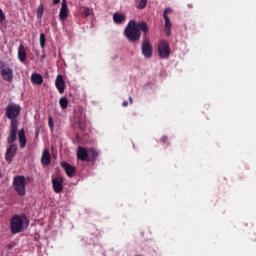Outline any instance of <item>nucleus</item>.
I'll return each mask as SVG.
<instances>
[{"label": "nucleus", "mask_w": 256, "mask_h": 256, "mask_svg": "<svg viewBox=\"0 0 256 256\" xmlns=\"http://www.w3.org/2000/svg\"><path fill=\"white\" fill-rule=\"evenodd\" d=\"M140 29H142L144 35L142 37V54L144 57H152L153 55V45L151 44L149 33V27L145 21H141L139 25Z\"/></svg>", "instance_id": "nucleus-1"}, {"label": "nucleus", "mask_w": 256, "mask_h": 256, "mask_svg": "<svg viewBox=\"0 0 256 256\" xmlns=\"http://www.w3.org/2000/svg\"><path fill=\"white\" fill-rule=\"evenodd\" d=\"M7 119H10V125H18L17 117L21 115V105L16 103H9L5 109Z\"/></svg>", "instance_id": "nucleus-2"}, {"label": "nucleus", "mask_w": 256, "mask_h": 256, "mask_svg": "<svg viewBox=\"0 0 256 256\" xmlns=\"http://www.w3.org/2000/svg\"><path fill=\"white\" fill-rule=\"evenodd\" d=\"M25 219H27L25 215H14L10 219V231L12 235L23 232Z\"/></svg>", "instance_id": "nucleus-3"}, {"label": "nucleus", "mask_w": 256, "mask_h": 256, "mask_svg": "<svg viewBox=\"0 0 256 256\" xmlns=\"http://www.w3.org/2000/svg\"><path fill=\"white\" fill-rule=\"evenodd\" d=\"M14 191H16L17 195L19 197H25L27 193V185L25 184V176L23 175H18L13 178V183Z\"/></svg>", "instance_id": "nucleus-4"}, {"label": "nucleus", "mask_w": 256, "mask_h": 256, "mask_svg": "<svg viewBox=\"0 0 256 256\" xmlns=\"http://www.w3.org/2000/svg\"><path fill=\"white\" fill-rule=\"evenodd\" d=\"M142 21L140 23H137L134 19L130 20V41L133 43H136L137 41H140L141 39V25Z\"/></svg>", "instance_id": "nucleus-5"}, {"label": "nucleus", "mask_w": 256, "mask_h": 256, "mask_svg": "<svg viewBox=\"0 0 256 256\" xmlns=\"http://www.w3.org/2000/svg\"><path fill=\"white\" fill-rule=\"evenodd\" d=\"M170 13H173L172 7H166L163 11V18L165 20L164 31L166 32V35H171L172 33V21L169 17Z\"/></svg>", "instance_id": "nucleus-6"}, {"label": "nucleus", "mask_w": 256, "mask_h": 256, "mask_svg": "<svg viewBox=\"0 0 256 256\" xmlns=\"http://www.w3.org/2000/svg\"><path fill=\"white\" fill-rule=\"evenodd\" d=\"M158 53L161 59H167L171 55V49L168 41L162 40L158 44Z\"/></svg>", "instance_id": "nucleus-7"}, {"label": "nucleus", "mask_w": 256, "mask_h": 256, "mask_svg": "<svg viewBox=\"0 0 256 256\" xmlns=\"http://www.w3.org/2000/svg\"><path fill=\"white\" fill-rule=\"evenodd\" d=\"M67 17H69V6H67V0H62L59 19L62 23H64V21H67Z\"/></svg>", "instance_id": "nucleus-8"}, {"label": "nucleus", "mask_w": 256, "mask_h": 256, "mask_svg": "<svg viewBox=\"0 0 256 256\" xmlns=\"http://www.w3.org/2000/svg\"><path fill=\"white\" fill-rule=\"evenodd\" d=\"M17 153V145L11 144L5 153V159L7 163H11L13 161V158L15 157V154Z\"/></svg>", "instance_id": "nucleus-9"}, {"label": "nucleus", "mask_w": 256, "mask_h": 256, "mask_svg": "<svg viewBox=\"0 0 256 256\" xmlns=\"http://www.w3.org/2000/svg\"><path fill=\"white\" fill-rule=\"evenodd\" d=\"M55 87L60 93V95H63V93H65V80L63 79V76L61 74H58L56 77Z\"/></svg>", "instance_id": "nucleus-10"}, {"label": "nucleus", "mask_w": 256, "mask_h": 256, "mask_svg": "<svg viewBox=\"0 0 256 256\" xmlns=\"http://www.w3.org/2000/svg\"><path fill=\"white\" fill-rule=\"evenodd\" d=\"M77 159H79V161H91L89 159V152L87 151V149L83 148V146L78 147Z\"/></svg>", "instance_id": "nucleus-11"}, {"label": "nucleus", "mask_w": 256, "mask_h": 256, "mask_svg": "<svg viewBox=\"0 0 256 256\" xmlns=\"http://www.w3.org/2000/svg\"><path fill=\"white\" fill-rule=\"evenodd\" d=\"M52 186H53L54 192L61 193V191H63V178L57 177L52 179Z\"/></svg>", "instance_id": "nucleus-12"}, {"label": "nucleus", "mask_w": 256, "mask_h": 256, "mask_svg": "<svg viewBox=\"0 0 256 256\" xmlns=\"http://www.w3.org/2000/svg\"><path fill=\"white\" fill-rule=\"evenodd\" d=\"M18 124H10L11 131H10V136L8 137V143L10 145H13L15 141H17V129H18Z\"/></svg>", "instance_id": "nucleus-13"}, {"label": "nucleus", "mask_w": 256, "mask_h": 256, "mask_svg": "<svg viewBox=\"0 0 256 256\" xmlns=\"http://www.w3.org/2000/svg\"><path fill=\"white\" fill-rule=\"evenodd\" d=\"M61 167L68 177H73L74 173L77 171L73 165L67 162H61Z\"/></svg>", "instance_id": "nucleus-14"}, {"label": "nucleus", "mask_w": 256, "mask_h": 256, "mask_svg": "<svg viewBox=\"0 0 256 256\" xmlns=\"http://www.w3.org/2000/svg\"><path fill=\"white\" fill-rule=\"evenodd\" d=\"M1 76L4 79V81L11 83L13 81V69L11 68L2 69Z\"/></svg>", "instance_id": "nucleus-15"}, {"label": "nucleus", "mask_w": 256, "mask_h": 256, "mask_svg": "<svg viewBox=\"0 0 256 256\" xmlns=\"http://www.w3.org/2000/svg\"><path fill=\"white\" fill-rule=\"evenodd\" d=\"M18 59L21 63H25L27 59V52L25 51V46L20 44L18 47Z\"/></svg>", "instance_id": "nucleus-16"}, {"label": "nucleus", "mask_w": 256, "mask_h": 256, "mask_svg": "<svg viewBox=\"0 0 256 256\" xmlns=\"http://www.w3.org/2000/svg\"><path fill=\"white\" fill-rule=\"evenodd\" d=\"M41 163L45 167L51 163V154L49 153V150L44 149L41 157Z\"/></svg>", "instance_id": "nucleus-17"}, {"label": "nucleus", "mask_w": 256, "mask_h": 256, "mask_svg": "<svg viewBox=\"0 0 256 256\" xmlns=\"http://www.w3.org/2000/svg\"><path fill=\"white\" fill-rule=\"evenodd\" d=\"M126 19H127V16L125 14H121V13L113 14V21L114 23H116V25H121L125 23Z\"/></svg>", "instance_id": "nucleus-18"}, {"label": "nucleus", "mask_w": 256, "mask_h": 256, "mask_svg": "<svg viewBox=\"0 0 256 256\" xmlns=\"http://www.w3.org/2000/svg\"><path fill=\"white\" fill-rule=\"evenodd\" d=\"M18 141L20 143V148L25 149V145H27V138H25V130L22 129L18 132Z\"/></svg>", "instance_id": "nucleus-19"}, {"label": "nucleus", "mask_w": 256, "mask_h": 256, "mask_svg": "<svg viewBox=\"0 0 256 256\" xmlns=\"http://www.w3.org/2000/svg\"><path fill=\"white\" fill-rule=\"evenodd\" d=\"M75 125L81 131H85V127H87V122L85 121V115L81 114L80 118L76 121Z\"/></svg>", "instance_id": "nucleus-20"}, {"label": "nucleus", "mask_w": 256, "mask_h": 256, "mask_svg": "<svg viewBox=\"0 0 256 256\" xmlns=\"http://www.w3.org/2000/svg\"><path fill=\"white\" fill-rule=\"evenodd\" d=\"M31 82L34 85H42L43 84V76H41V74H38V73H33L31 75Z\"/></svg>", "instance_id": "nucleus-21"}, {"label": "nucleus", "mask_w": 256, "mask_h": 256, "mask_svg": "<svg viewBox=\"0 0 256 256\" xmlns=\"http://www.w3.org/2000/svg\"><path fill=\"white\" fill-rule=\"evenodd\" d=\"M59 105L61 109H67V107H69V99H67V97H61L59 99Z\"/></svg>", "instance_id": "nucleus-22"}, {"label": "nucleus", "mask_w": 256, "mask_h": 256, "mask_svg": "<svg viewBox=\"0 0 256 256\" xmlns=\"http://www.w3.org/2000/svg\"><path fill=\"white\" fill-rule=\"evenodd\" d=\"M135 2L137 9H145V7H147L148 0H136Z\"/></svg>", "instance_id": "nucleus-23"}, {"label": "nucleus", "mask_w": 256, "mask_h": 256, "mask_svg": "<svg viewBox=\"0 0 256 256\" xmlns=\"http://www.w3.org/2000/svg\"><path fill=\"white\" fill-rule=\"evenodd\" d=\"M43 13H45V7L43 4H40L36 12L37 19H42Z\"/></svg>", "instance_id": "nucleus-24"}, {"label": "nucleus", "mask_w": 256, "mask_h": 256, "mask_svg": "<svg viewBox=\"0 0 256 256\" xmlns=\"http://www.w3.org/2000/svg\"><path fill=\"white\" fill-rule=\"evenodd\" d=\"M90 156L92 157V161H97V157H99V152L95 150V148L89 149Z\"/></svg>", "instance_id": "nucleus-25"}, {"label": "nucleus", "mask_w": 256, "mask_h": 256, "mask_svg": "<svg viewBox=\"0 0 256 256\" xmlns=\"http://www.w3.org/2000/svg\"><path fill=\"white\" fill-rule=\"evenodd\" d=\"M93 10L89 9V7H83L82 15L85 19L89 17V15H92Z\"/></svg>", "instance_id": "nucleus-26"}, {"label": "nucleus", "mask_w": 256, "mask_h": 256, "mask_svg": "<svg viewBox=\"0 0 256 256\" xmlns=\"http://www.w3.org/2000/svg\"><path fill=\"white\" fill-rule=\"evenodd\" d=\"M45 43H47V38L45 37V34H40V47L41 49H45Z\"/></svg>", "instance_id": "nucleus-27"}, {"label": "nucleus", "mask_w": 256, "mask_h": 256, "mask_svg": "<svg viewBox=\"0 0 256 256\" xmlns=\"http://www.w3.org/2000/svg\"><path fill=\"white\" fill-rule=\"evenodd\" d=\"M48 127L51 129V131H53L54 123L52 117L48 118Z\"/></svg>", "instance_id": "nucleus-28"}, {"label": "nucleus", "mask_w": 256, "mask_h": 256, "mask_svg": "<svg viewBox=\"0 0 256 256\" xmlns=\"http://www.w3.org/2000/svg\"><path fill=\"white\" fill-rule=\"evenodd\" d=\"M5 20V13H3V10L0 8V23H3Z\"/></svg>", "instance_id": "nucleus-29"}, {"label": "nucleus", "mask_w": 256, "mask_h": 256, "mask_svg": "<svg viewBox=\"0 0 256 256\" xmlns=\"http://www.w3.org/2000/svg\"><path fill=\"white\" fill-rule=\"evenodd\" d=\"M28 183H33V177L31 176L25 177V185H28Z\"/></svg>", "instance_id": "nucleus-30"}, {"label": "nucleus", "mask_w": 256, "mask_h": 256, "mask_svg": "<svg viewBox=\"0 0 256 256\" xmlns=\"http://www.w3.org/2000/svg\"><path fill=\"white\" fill-rule=\"evenodd\" d=\"M5 67H7V64L3 60H0V69H1V71H3V69H6Z\"/></svg>", "instance_id": "nucleus-31"}, {"label": "nucleus", "mask_w": 256, "mask_h": 256, "mask_svg": "<svg viewBox=\"0 0 256 256\" xmlns=\"http://www.w3.org/2000/svg\"><path fill=\"white\" fill-rule=\"evenodd\" d=\"M124 34H125V37H127V39H129V24L126 26Z\"/></svg>", "instance_id": "nucleus-32"}, {"label": "nucleus", "mask_w": 256, "mask_h": 256, "mask_svg": "<svg viewBox=\"0 0 256 256\" xmlns=\"http://www.w3.org/2000/svg\"><path fill=\"white\" fill-rule=\"evenodd\" d=\"M160 141H161L162 143H166V141H168L167 135H162V137H160Z\"/></svg>", "instance_id": "nucleus-33"}, {"label": "nucleus", "mask_w": 256, "mask_h": 256, "mask_svg": "<svg viewBox=\"0 0 256 256\" xmlns=\"http://www.w3.org/2000/svg\"><path fill=\"white\" fill-rule=\"evenodd\" d=\"M61 3V0H53V5H59Z\"/></svg>", "instance_id": "nucleus-34"}, {"label": "nucleus", "mask_w": 256, "mask_h": 256, "mask_svg": "<svg viewBox=\"0 0 256 256\" xmlns=\"http://www.w3.org/2000/svg\"><path fill=\"white\" fill-rule=\"evenodd\" d=\"M129 105V102H127V101H124L123 103H122V107H127Z\"/></svg>", "instance_id": "nucleus-35"}, {"label": "nucleus", "mask_w": 256, "mask_h": 256, "mask_svg": "<svg viewBox=\"0 0 256 256\" xmlns=\"http://www.w3.org/2000/svg\"><path fill=\"white\" fill-rule=\"evenodd\" d=\"M8 249H13V247H15L13 244H8Z\"/></svg>", "instance_id": "nucleus-36"}, {"label": "nucleus", "mask_w": 256, "mask_h": 256, "mask_svg": "<svg viewBox=\"0 0 256 256\" xmlns=\"http://www.w3.org/2000/svg\"><path fill=\"white\" fill-rule=\"evenodd\" d=\"M41 59H45V54L42 55Z\"/></svg>", "instance_id": "nucleus-37"}, {"label": "nucleus", "mask_w": 256, "mask_h": 256, "mask_svg": "<svg viewBox=\"0 0 256 256\" xmlns=\"http://www.w3.org/2000/svg\"><path fill=\"white\" fill-rule=\"evenodd\" d=\"M3 178V174H1V172H0V179H2Z\"/></svg>", "instance_id": "nucleus-38"}, {"label": "nucleus", "mask_w": 256, "mask_h": 256, "mask_svg": "<svg viewBox=\"0 0 256 256\" xmlns=\"http://www.w3.org/2000/svg\"><path fill=\"white\" fill-rule=\"evenodd\" d=\"M130 103H133V99H132V97H130Z\"/></svg>", "instance_id": "nucleus-39"}, {"label": "nucleus", "mask_w": 256, "mask_h": 256, "mask_svg": "<svg viewBox=\"0 0 256 256\" xmlns=\"http://www.w3.org/2000/svg\"><path fill=\"white\" fill-rule=\"evenodd\" d=\"M138 256H142V255H138Z\"/></svg>", "instance_id": "nucleus-40"}]
</instances>
